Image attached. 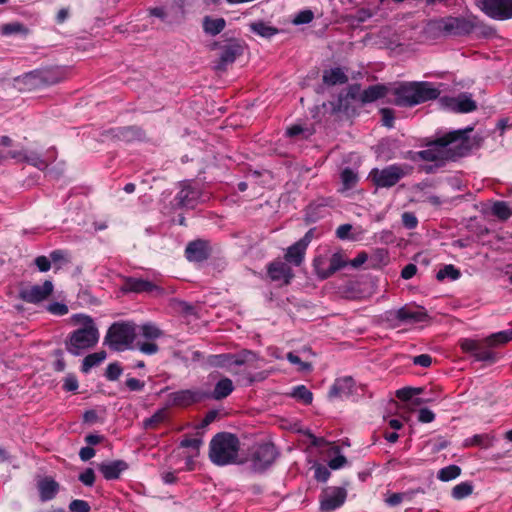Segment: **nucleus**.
Returning <instances> with one entry per match:
<instances>
[{
  "mask_svg": "<svg viewBox=\"0 0 512 512\" xmlns=\"http://www.w3.org/2000/svg\"><path fill=\"white\" fill-rule=\"evenodd\" d=\"M413 363L421 367H429L432 363V358L428 354H421L413 358Z\"/></svg>",
  "mask_w": 512,
  "mask_h": 512,
  "instance_id": "0e129e2a",
  "label": "nucleus"
},
{
  "mask_svg": "<svg viewBox=\"0 0 512 512\" xmlns=\"http://www.w3.org/2000/svg\"><path fill=\"white\" fill-rule=\"evenodd\" d=\"M122 374V368L118 363H110L106 369L105 376L110 381L117 380Z\"/></svg>",
  "mask_w": 512,
  "mask_h": 512,
  "instance_id": "8fccbe9b",
  "label": "nucleus"
},
{
  "mask_svg": "<svg viewBox=\"0 0 512 512\" xmlns=\"http://www.w3.org/2000/svg\"><path fill=\"white\" fill-rule=\"evenodd\" d=\"M392 102L400 107H412L439 97L440 91L430 82H406L390 87Z\"/></svg>",
  "mask_w": 512,
  "mask_h": 512,
  "instance_id": "f03ea898",
  "label": "nucleus"
},
{
  "mask_svg": "<svg viewBox=\"0 0 512 512\" xmlns=\"http://www.w3.org/2000/svg\"><path fill=\"white\" fill-rule=\"evenodd\" d=\"M493 440H494V437L490 436L489 434H476L471 438H467L464 441V446L465 447L480 446L483 448H488V447L492 446Z\"/></svg>",
  "mask_w": 512,
  "mask_h": 512,
  "instance_id": "2f4dec72",
  "label": "nucleus"
},
{
  "mask_svg": "<svg viewBox=\"0 0 512 512\" xmlns=\"http://www.w3.org/2000/svg\"><path fill=\"white\" fill-rule=\"evenodd\" d=\"M313 267H314L316 275L320 279H327L331 276L329 261L326 256L319 255V256L315 257V259L313 261Z\"/></svg>",
  "mask_w": 512,
  "mask_h": 512,
  "instance_id": "c756f323",
  "label": "nucleus"
},
{
  "mask_svg": "<svg viewBox=\"0 0 512 512\" xmlns=\"http://www.w3.org/2000/svg\"><path fill=\"white\" fill-rule=\"evenodd\" d=\"M417 272V267L414 264L406 265L401 271V277L403 279H411Z\"/></svg>",
  "mask_w": 512,
  "mask_h": 512,
  "instance_id": "774afa93",
  "label": "nucleus"
},
{
  "mask_svg": "<svg viewBox=\"0 0 512 512\" xmlns=\"http://www.w3.org/2000/svg\"><path fill=\"white\" fill-rule=\"evenodd\" d=\"M27 29L22 25L21 23L14 22V23H8L4 24L1 27V33L3 35H11V34H17V33H26Z\"/></svg>",
  "mask_w": 512,
  "mask_h": 512,
  "instance_id": "de8ad7c7",
  "label": "nucleus"
},
{
  "mask_svg": "<svg viewBox=\"0 0 512 512\" xmlns=\"http://www.w3.org/2000/svg\"><path fill=\"white\" fill-rule=\"evenodd\" d=\"M277 455L276 448L271 443H265L257 447L252 456L253 468L262 471L269 467Z\"/></svg>",
  "mask_w": 512,
  "mask_h": 512,
  "instance_id": "ddd939ff",
  "label": "nucleus"
},
{
  "mask_svg": "<svg viewBox=\"0 0 512 512\" xmlns=\"http://www.w3.org/2000/svg\"><path fill=\"white\" fill-rule=\"evenodd\" d=\"M348 81V77L341 68H333L324 71L323 82L327 85L344 84Z\"/></svg>",
  "mask_w": 512,
  "mask_h": 512,
  "instance_id": "c85d7f7f",
  "label": "nucleus"
},
{
  "mask_svg": "<svg viewBox=\"0 0 512 512\" xmlns=\"http://www.w3.org/2000/svg\"><path fill=\"white\" fill-rule=\"evenodd\" d=\"M98 468L106 480H115L118 479L120 474L128 468V465L123 460H116L102 463Z\"/></svg>",
  "mask_w": 512,
  "mask_h": 512,
  "instance_id": "412c9836",
  "label": "nucleus"
},
{
  "mask_svg": "<svg viewBox=\"0 0 512 512\" xmlns=\"http://www.w3.org/2000/svg\"><path fill=\"white\" fill-rule=\"evenodd\" d=\"M291 396L306 405L311 404L313 400L312 392L308 390L304 385L296 386L293 389Z\"/></svg>",
  "mask_w": 512,
  "mask_h": 512,
  "instance_id": "58836bf2",
  "label": "nucleus"
},
{
  "mask_svg": "<svg viewBox=\"0 0 512 512\" xmlns=\"http://www.w3.org/2000/svg\"><path fill=\"white\" fill-rule=\"evenodd\" d=\"M306 247H304L300 242H296L293 245L289 246L284 255V259L288 264H292L294 266H300L305 258Z\"/></svg>",
  "mask_w": 512,
  "mask_h": 512,
  "instance_id": "b1692460",
  "label": "nucleus"
},
{
  "mask_svg": "<svg viewBox=\"0 0 512 512\" xmlns=\"http://www.w3.org/2000/svg\"><path fill=\"white\" fill-rule=\"evenodd\" d=\"M48 311L55 315H65L68 313V307L67 305L59 302H54L48 305Z\"/></svg>",
  "mask_w": 512,
  "mask_h": 512,
  "instance_id": "6e6d98bb",
  "label": "nucleus"
},
{
  "mask_svg": "<svg viewBox=\"0 0 512 512\" xmlns=\"http://www.w3.org/2000/svg\"><path fill=\"white\" fill-rule=\"evenodd\" d=\"M402 223L408 229H413L417 226V217L411 212H404L402 214Z\"/></svg>",
  "mask_w": 512,
  "mask_h": 512,
  "instance_id": "4d7b16f0",
  "label": "nucleus"
},
{
  "mask_svg": "<svg viewBox=\"0 0 512 512\" xmlns=\"http://www.w3.org/2000/svg\"><path fill=\"white\" fill-rule=\"evenodd\" d=\"M355 382L352 377H342L335 381L329 391V398L348 397L353 393Z\"/></svg>",
  "mask_w": 512,
  "mask_h": 512,
  "instance_id": "aec40b11",
  "label": "nucleus"
},
{
  "mask_svg": "<svg viewBox=\"0 0 512 512\" xmlns=\"http://www.w3.org/2000/svg\"><path fill=\"white\" fill-rule=\"evenodd\" d=\"M167 417V412L165 409H159L155 412L151 417L144 420V427L146 429H155L159 424L164 422Z\"/></svg>",
  "mask_w": 512,
  "mask_h": 512,
  "instance_id": "ea45409f",
  "label": "nucleus"
},
{
  "mask_svg": "<svg viewBox=\"0 0 512 512\" xmlns=\"http://www.w3.org/2000/svg\"><path fill=\"white\" fill-rule=\"evenodd\" d=\"M347 463L346 458L343 455H338L331 459L328 463L329 467L333 470L342 468Z\"/></svg>",
  "mask_w": 512,
  "mask_h": 512,
  "instance_id": "338daca9",
  "label": "nucleus"
},
{
  "mask_svg": "<svg viewBox=\"0 0 512 512\" xmlns=\"http://www.w3.org/2000/svg\"><path fill=\"white\" fill-rule=\"evenodd\" d=\"M256 355L249 350H243L237 354H219L213 355L210 359V363L217 367L226 368L230 372L233 371L234 366H242L246 363L254 361Z\"/></svg>",
  "mask_w": 512,
  "mask_h": 512,
  "instance_id": "9d476101",
  "label": "nucleus"
},
{
  "mask_svg": "<svg viewBox=\"0 0 512 512\" xmlns=\"http://www.w3.org/2000/svg\"><path fill=\"white\" fill-rule=\"evenodd\" d=\"M267 275L271 281L279 286H287L294 278V273L288 263L280 260L273 261L267 266Z\"/></svg>",
  "mask_w": 512,
  "mask_h": 512,
  "instance_id": "9b49d317",
  "label": "nucleus"
},
{
  "mask_svg": "<svg viewBox=\"0 0 512 512\" xmlns=\"http://www.w3.org/2000/svg\"><path fill=\"white\" fill-rule=\"evenodd\" d=\"M476 5L492 19L512 18V0H476Z\"/></svg>",
  "mask_w": 512,
  "mask_h": 512,
  "instance_id": "1a4fd4ad",
  "label": "nucleus"
},
{
  "mask_svg": "<svg viewBox=\"0 0 512 512\" xmlns=\"http://www.w3.org/2000/svg\"><path fill=\"white\" fill-rule=\"evenodd\" d=\"M433 27L445 34L449 35H465L472 32L475 28L473 19L463 17H445L432 23Z\"/></svg>",
  "mask_w": 512,
  "mask_h": 512,
  "instance_id": "6e6552de",
  "label": "nucleus"
},
{
  "mask_svg": "<svg viewBox=\"0 0 512 512\" xmlns=\"http://www.w3.org/2000/svg\"><path fill=\"white\" fill-rule=\"evenodd\" d=\"M492 213L501 220H507L512 215L510 207L503 201L494 203L492 206Z\"/></svg>",
  "mask_w": 512,
  "mask_h": 512,
  "instance_id": "37998d69",
  "label": "nucleus"
},
{
  "mask_svg": "<svg viewBox=\"0 0 512 512\" xmlns=\"http://www.w3.org/2000/svg\"><path fill=\"white\" fill-rule=\"evenodd\" d=\"M249 27L251 31L265 38H270L278 32L276 28L266 24L263 21L253 22L249 25Z\"/></svg>",
  "mask_w": 512,
  "mask_h": 512,
  "instance_id": "473e14b6",
  "label": "nucleus"
},
{
  "mask_svg": "<svg viewBox=\"0 0 512 512\" xmlns=\"http://www.w3.org/2000/svg\"><path fill=\"white\" fill-rule=\"evenodd\" d=\"M435 419V414L428 408H422L418 412V420L422 423H430Z\"/></svg>",
  "mask_w": 512,
  "mask_h": 512,
  "instance_id": "052dcab7",
  "label": "nucleus"
},
{
  "mask_svg": "<svg viewBox=\"0 0 512 512\" xmlns=\"http://www.w3.org/2000/svg\"><path fill=\"white\" fill-rule=\"evenodd\" d=\"M136 347L144 354L153 355L158 352V345L154 341H136Z\"/></svg>",
  "mask_w": 512,
  "mask_h": 512,
  "instance_id": "09e8293b",
  "label": "nucleus"
},
{
  "mask_svg": "<svg viewBox=\"0 0 512 512\" xmlns=\"http://www.w3.org/2000/svg\"><path fill=\"white\" fill-rule=\"evenodd\" d=\"M243 47L237 41L228 42L221 51L219 62L215 68L217 70H225L227 65L233 63L237 57L242 55Z\"/></svg>",
  "mask_w": 512,
  "mask_h": 512,
  "instance_id": "f3484780",
  "label": "nucleus"
},
{
  "mask_svg": "<svg viewBox=\"0 0 512 512\" xmlns=\"http://www.w3.org/2000/svg\"><path fill=\"white\" fill-rule=\"evenodd\" d=\"M116 136L123 141H133L142 136V131L136 127H122L117 130Z\"/></svg>",
  "mask_w": 512,
  "mask_h": 512,
  "instance_id": "4c0bfd02",
  "label": "nucleus"
},
{
  "mask_svg": "<svg viewBox=\"0 0 512 512\" xmlns=\"http://www.w3.org/2000/svg\"><path fill=\"white\" fill-rule=\"evenodd\" d=\"M35 265L41 272H47L51 268L50 259L46 256H38L35 259Z\"/></svg>",
  "mask_w": 512,
  "mask_h": 512,
  "instance_id": "e2e57ef3",
  "label": "nucleus"
},
{
  "mask_svg": "<svg viewBox=\"0 0 512 512\" xmlns=\"http://www.w3.org/2000/svg\"><path fill=\"white\" fill-rule=\"evenodd\" d=\"M22 155L20 156L19 159H17L18 161H23V162H26L27 164L41 170V171H44L45 169L48 168L49 166V161L44 159V157L42 155H40L39 153L35 152V151H31L29 153L27 152H22Z\"/></svg>",
  "mask_w": 512,
  "mask_h": 512,
  "instance_id": "bb28decb",
  "label": "nucleus"
},
{
  "mask_svg": "<svg viewBox=\"0 0 512 512\" xmlns=\"http://www.w3.org/2000/svg\"><path fill=\"white\" fill-rule=\"evenodd\" d=\"M331 276L346 265V260L339 252L328 258Z\"/></svg>",
  "mask_w": 512,
  "mask_h": 512,
  "instance_id": "c03bdc74",
  "label": "nucleus"
},
{
  "mask_svg": "<svg viewBox=\"0 0 512 512\" xmlns=\"http://www.w3.org/2000/svg\"><path fill=\"white\" fill-rule=\"evenodd\" d=\"M358 181L357 174L350 168H345L341 173V182L343 190H349L353 188Z\"/></svg>",
  "mask_w": 512,
  "mask_h": 512,
  "instance_id": "a19ab883",
  "label": "nucleus"
},
{
  "mask_svg": "<svg viewBox=\"0 0 512 512\" xmlns=\"http://www.w3.org/2000/svg\"><path fill=\"white\" fill-rule=\"evenodd\" d=\"M200 197V192L188 183L182 185L181 190L177 193L175 200L180 207L193 208Z\"/></svg>",
  "mask_w": 512,
  "mask_h": 512,
  "instance_id": "6ab92c4d",
  "label": "nucleus"
},
{
  "mask_svg": "<svg viewBox=\"0 0 512 512\" xmlns=\"http://www.w3.org/2000/svg\"><path fill=\"white\" fill-rule=\"evenodd\" d=\"M122 291L133 293H162V289L155 283L136 277H126L122 285Z\"/></svg>",
  "mask_w": 512,
  "mask_h": 512,
  "instance_id": "2eb2a0df",
  "label": "nucleus"
},
{
  "mask_svg": "<svg viewBox=\"0 0 512 512\" xmlns=\"http://www.w3.org/2000/svg\"><path fill=\"white\" fill-rule=\"evenodd\" d=\"M106 352L105 351H98L92 354L87 355L83 359L82 363V372L88 373L93 367L99 365L101 362H103L106 359Z\"/></svg>",
  "mask_w": 512,
  "mask_h": 512,
  "instance_id": "7c9ffc66",
  "label": "nucleus"
},
{
  "mask_svg": "<svg viewBox=\"0 0 512 512\" xmlns=\"http://www.w3.org/2000/svg\"><path fill=\"white\" fill-rule=\"evenodd\" d=\"M226 22L223 18H205L203 23L204 31L210 35H217L225 28Z\"/></svg>",
  "mask_w": 512,
  "mask_h": 512,
  "instance_id": "72a5a7b5",
  "label": "nucleus"
},
{
  "mask_svg": "<svg viewBox=\"0 0 512 512\" xmlns=\"http://www.w3.org/2000/svg\"><path fill=\"white\" fill-rule=\"evenodd\" d=\"M40 499L45 502L52 500L59 490V484L50 477H44L37 484Z\"/></svg>",
  "mask_w": 512,
  "mask_h": 512,
  "instance_id": "5701e85b",
  "label": "nucleus"
},
{
  "mask_svg": "<svg viewBox=\"0 0 512 512\" xmlns=\"http://www.w3.org/2000/svg\"><path fill=\"white\" fill-rule=\"evenodd\" d=\"M313 12L310 10L301 11L295 18L294 23L296 24H307L313 20Z\"/></svg>",
  "mask_w": 512,
  "mask_h": 512,
  "instance_id": "13d9d810",
  "label": "nucleus"
},
{
  "mask_svg": "<svg viewBox=\"0 0 512 512\" xmlns=\"http://www.w3.org/2000/svg\"><path fill=\"white\" fill-rule=\"evenodd\" d=\"M208 398V393L198 389H186L173 392L169 400L174 406L187 407Z\"/></svg>",
  "mask_w": 512,
  "mask_h": 512,
  "instance_id": "f8f14e48",
  "label": "nucleus"
},
{
  "mask_svg": "<svg viewBox=\"0 0 512 512\" xmlns=\"http://www.w3.org/2000/svg\"><path fill=\"white\" fill-rule=\"evenodd\" d=\"M396 318L406 323H421L429 319L423 307H402L396 311Z\"/></svg>",
  "mask_w": 512,
  "mask_h": 512,
  "instance_id": "a211bd4d",
  "label": "nucleus"
},
{
  "mask_svg": "<svg viewBox=\"0 0 512 512\" xmlns=\"http://www.w3.org/2000/svg\"><path fill=\"white\" fill-rule=\"evenodd\" d=\"M69 510L71 512H90V505L84 500H73L69 504Z\"/></svg>",
  "mask_w": 512,
  "mask_h": 512,
  "instance_id": "3c124183",
  "label": "nucleus"
},
{
  "mask_svg": "<svg viewBox=\"0 0 512 512\" xmlns=\"http://www.w3.org/2000/svg\"><path fill=\"white\" fill-rule=\"evenodd\" d=\"M461 474V468L457 465H449L444 468H441L437 473V478L440 481L448 482L453 479H456Z\"/></svg>",
  "mask_w": 512,
  "mask_h": 512,
  "instance_id": "f704fd0d",
  "label": "nucleus"
},
{
  "mask_svg": "<svg viewBox=\"0 0 512 512\" xmlns=\"http://www.w3.org/2000/svg\"><path fill=\"white\" fill-rule=\"evenodd\" d=\"M239 448V439L234 434L218 433L210 442L209 458L218 466L235 463L238 458Z\"/></svg>",
  "mask_w": 512,
  "mask_h": 512,
  "instance_id": "39448f33",
  "label": "nucleus"
},
{
  "mask_svg": "<svg viewBox=\"0 0 512 512\" xmlns=\"http://www.w3.org/2000/svg\"><path fill=\"white\" fill-rule=\"evenodd\" d=\"M202 444L203 441L200 438H185L180 443L181 447L191 448L196 453H198L199 448L201 447Z\"/></svg>",
  "mask_w": 512,
  "mask_h": 512,
  "instance_id": "864d4df0",
  "label": "nucleus"
},
{
  "mask_svg": "<svg viewBox=\"0 0 512 512\" xmlns=\"http://www.w3.org/2000/svg\"><path fill=\"white\" fill-rule=\"evenodd\" d=\"M189 261L200 262L207 258L205 243L201 240L190 242L185 250Z\"/></svg>",
  "mask_w": 512,
  "mask_h": 512,
  "instance_id": "393cba45",
  "label": "nucleus"
},
{
  "mask_svg": "<svg viewBox=\"0 0 512 512\" xmlns=\"http://www.w3.org/2000/svg\"><path fill=\"white\" fill-rule=\"evenodd\" d=\"M390 94V87L382 84L372 85L359 96L362 103H371Z\"/></svg>",
  "mask_w": 512,
  "mask_h": 512,
  "instance_id": "4be33fe9",
  "label": "nucleus"
},
{
  "mask_svg": "<svg viewBox=\"0 0 512 512\" xmlns=\"http://www.w3.org/2000/svg\"><path fill=\"white\" fill-rule=\"evenodd\" d=\"M473 493V485L471 482L465 481L453 487L451 495L456 500L464 499Z\"/></svg>",
  "mask_w": 512,
  "mask_h": 512,
  "instance_id": "e433bc0d",
  "label": "nucleus"
},
{
  "mask_svg": "<svg viewBox=\"0 0 512 512\" xmlns=\"http://www.w3.org/2000/svg\"><path fill=\"white\" fill-rule=\"evenodd\" d=\"M472 130L471 127H468L446 133L429 142L426 149L416 153L414 159L419 158L423 161L433 162L434 165L424 168L428 173L433 172V168L441 167L446 161L455 160L469 152L471 145L468 133Z\"/></svg>",
  "mask_w": 512,
  "mask_h": 512,
  "instance_id": "f257e3e1",
  "label": "nucleus"
},
{
  "mask_svg": "<svg viewBox=\"0 0 512 512\" xmlns=\"http://www.w3.org/2000/svg\"><path fill=\"white\" fill-rule=\"evenodd\" d=\"M460 271L456 269L453 265H445L443 268H441L437 274L436 278L439 281H442L446 278H449L451 280H456L460 277Z\"/></svg>",
  "mask_w": 512,
  "mask_h": 512,
  "instance_id": "79ce46f5",
  "label": "nucleus"
},
{
  "mask_svg": "<svg viewBox=\"0 0 512 512\" xmlns=\"http://www.w3.org/2000/svg\"><path fill=\"white\" fill-rule=\"evenodd\" d=\"M83 326L74 330L66 341V349L72 355L78 356L84 350L93 348L99 341V331L90 316L77 315Z\"/></svg>",
  "mask_w": 512,
  "mask_h": 512,
  "instance_id": "20e7f679",
  "label": "nucleus"
},
{
  "mask_svg": "<svg viewBox=\"0 0 512 512\" xmlns=\"http://www.w3.org/2000/svg\"><path fill=\"white\" fill-rule=\"evenodd\" d=\"M512 340V329L493 333L483 340L471 338H462L459 340V346L464 353L472 355L476 361L490 362L496 361V355L491 348L504 345Z\"/></svg>",
  "mask_w": 512,
  "mask_h": 512,
  "instance_id": "7ed1b4c3",
  "label": "nucleus"
},
{
  "mask_svg": "<svg viewBox=\"0 0 512 512\" xmlns=\"http://www.w3.org/2000/svg\"><path fill=\"white\" fill-rule=\"evenodd\" d=\"M382 115V123L386 127H392L394 123V114L391 109L383 108L380 110Z\"/></svg>",
  "mask_w": 512,
  "mask_h": 512,
  "instance_id": "bf43d9fd",
  "label": "nucleus"
},
{
  "mask_svg": "<svg viewBox=\"0 0 512 512\" xmlns=\"http://www.w3.org/2000/svg\"><path fill=\"white\" fill-rule=\"evenodd\" d=\"M139 334L148 341H154L162 336V331L154 324L146 323L139 327Z\"/></svg>",
  "mask_w": 512,
  "mask_h": 512,
  "instance_id": "c9c22d12",
  "label": "nucleus"
},
{
  "mask_svg": "<svg viewBox=\"0 0 512 512\" xmlns=\"http://www.w3.org/2000/svg\"><path fill=\"white\" fill-rule=\"evenodd\" d=\"M347 492L344 488L333 487L326 489L320 501L322 511L330 512L342 506L345 502Z\"/></svg>",
  "mask_w": 512,
  "mask_h": 512,
  "instance_id": "4468645a",
  "label": "nucleus"
},
{
  "mask_svg": "<svg viewBox=\"0 0 512 512\" xmlns=\"http://www.w3.org/2000/svg\"><path fill=\"white\" fill-rule=\"evenodd\" d=\"M422 392V388H413V387H405L402 389H399L396 392V396L402 400V401H409L411 400L415 395H418Z\"/></svg>",
  "mask_w": 512,
  "mask_h": 512,
  "instance_id": "49530a36",
  "label": "nucleus"
},
{
  "mask_svg": "<svg viewBox=\"0 0 512 512\" xmlns=\"http://www.w3.org/2000/svg\"><path fill=\"white\" fill-rule=\"evenodd\" d=\"M329 477H330V471L325 466L318 465L315 468V478H316V480H318L320 482H326Z\"/></svg>",
  "mask_w": 512,
  "mask_h": 512,
  "instance_id": "680f3d73",
  "label": "nucleus"
},
{
  "mask_svg": "<svg viewBox=\"0 0 512 512\" xmlns=\"http://www.w3.org/2000/svg\"><path fill=\"white\" fill-rule=\"evenodd\" d=\"M53 292V284L46 280L42 285H34L21 292V298L29 303H39Z\"/></svg>",
  "mask_w": 512,
  "mask_h": 512,
  "instance_id": "dca6fc26",
  "label": "nucleus"
},
{
  "mask_svg": "<svg viewBox=\"0 0 512 512\" xmlns=\"http://www.w3.org/2000/svg\"><path fill=\"white\" fill-rule=\"evenodd\" d=\"M287 359L291 364L297 365V370L300 372H309L312 370V365L308 362L302 361L296 354L289 352Z\"/></svg>",
  "mask_w": 512,
  "mask_h": 512,
  "instance_id": "a18cd8bd",
  "label": "nucleus"
},
{
  "mask_svg": "<svg viewBox=\"0 0 512 512\" xmlns=\"http://www.w3.org/2000/svg\"><path fill=\"white\" fill-rule=\"evenodd\" d=\"M411 171L412 167L407 164H392L383 169H372L369 177L377 187L389 188L396 185Z\"/></svg>",
  "mask_w": 512,
  "mask_h": 512,
  "instance_id": "0eeeda50",
  "label": "nucleus"
},
{
  "mask_svg": "<svg viewBox=\"0 0 512 512\" xmlns=\"http://www.w3.org/2000/svg\"><path fill=\"white\" fill-rule=\"evenodd\" d=\"M40 78L44 83L48 85L56 84L61 80V78L53 70H45L40 72Z\"/></svg>",
  "mask_w": 512,
  "mask_h": 512,
  "instance_id": "603ef678",
  "label": "nucleus"
},
{
  "mask_svg": "<svg viewBox=\"0 0 512 512\" xmlns=\"http://www.w3.org/2000/svg\"><path fill=\"white\" fill-rule=\"evenodd\" d=\"M126 386L131 391H141L143 390L145 383L136 378H128L126 380Z\"/></svg>",
  "mask_w": 512,
  "mask_h": 512,
  "instance_id": "69168bd1",
  "label": "nucleus"
},
{
  "mask_svg": "<svg viewBox=\"0 0 512 512\" xmlns=\"http://www.w3.org/2000/svg\"><path fill=\"white\" fill-rule=\"evenodd\" d=\"M452 107L460 113H468L476 110V102L467 94H461L457 98L452 99Z\"/></svg>",
  "mask_w": 512,
  "mask_h": 512,
  "instance_id": "cd10ccee",
  "label": "nucleus"
},
{
  "mask_svg": "<svg viewBox=\"0 0 512 512\" xmlns=\"http://www.w3.org/2000/svg\"><path fill=\"white\" fill-rule=\"evenodd\" d=\"M79 480L86 486H92L95 482V473L91 468H87L79 475Z\"/></svg>",
  "mask_w": 512,
  "mask_h": 512,
  "instance_id": "5fc2aeb1",
  "label": "nucleus"
},
{
  "mask_svg": "<svg viewBox=\"0 0 512 512\" xmlns=\"http://www.w3.org/2000/svg\"><path fill=\"white\" fill-rule=\"evenodd\" d=\"M234 390V385L231 379L229 378H222L219 380L213 392L211 394H208V398H212L214 400H221L229 396Z\"/></svg>",
  "mask_w": 512,
  "mask_h": 512,
  "instance_id": "a878e982",
  "label": "nucleus"
},
{
  "mask_svg": "<svg viewBox=\"0 0 512 512\" xmlns=\"http://www.w3.org/2000/svg\"><path fill=\"white\" fill-rule=\"evenodd\" d=\"M136 338L135 326L129 323H114L108 329L104 343L115 351H123L130 347Z\"/></svg>",
  "mask_w": 512,
  "mask_h": 512,
  "instance_id": "423d86ee",
  "label": "nucleus"
}]
</instances>
